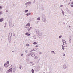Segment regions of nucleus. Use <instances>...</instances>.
I'll return each mask as SVG.
<instances>
[{
  "instance_id": "6e6d98bb",
  "label": "nucleus",
  "mask_w": 73,
  "mask_h": 73,
  "mask_svg": "<svg viewBox=\"0 0 73 73\" xmlns=\"http://www.w3.org/2000/svg\"><path fill=\"white\" fill-rule=\"evenodd\" d=\"M54 54H56V53L54 52Z\"/></svg>"
},
{
  "instance_id": "a878e982",
  "label": "nucleus",
  "mask_w": 73,
  "mask_h": 73,
  "mask_svg": "<svg viewBox=\"0 0 73 73\" xmlns=\"http://www.w3.org/2000/svg\"><path fill=\"white\" fill-rule=\"evenodd\" d=\"M31 72L32 73H34V70H33V69H32L31 70Z\"/></svg>"
},
{
  "instance_id": "8fccbe9b",
  "label": "nucleus",
  "mask_w": 73,
  "mask_h": 73,
  "mask_svg": "<svg viewBox=\"0 0 73 73\" xmlns=\"http://www.w3.org/2000/svg\"><path fill=\"white\" fill-rule=\"evenodd\" d=\"M5 25H6V26H7V25H6V23H5Z\"/></svg>"
},
{
  "instance_id": "1a4fd4ad",
  "label": "nucleus",
  "mask_w": 73,
  "mask_h": 73,
  "mask_svg": "<svg viewBox=\"0 0 73 73\" xmlns=\"http://www.w3.org/2000/svg\"><path fill=\"white\" fill-rule=\"evenodd\" d=\"M12 33H10L9 36V37H10V38H11V37H12Z\"/></svg>"
},
{
  "instance_id": "4468645a",
  "label": "nucleus",
  "mask_w": 73,
  "mask_h": 73,
  "mask_svg": "<svg viewBox=\"0 0 73 73\" xmlns=\"http://www.w3.org/2000/svg\"><path fill=\"white\" fill-rule=\"evenodd\" d=\"M9 41L10 43H11V38H9Z\"/></svg>"
},
{
  "instance_id": "a18cd8bd",
  "label": "nucleus",
  "mask_w": 73,
  "mask_h": 73,
  "mask_svg": "<svg viewBox=\"0 0 73 73\" xmlns=\"http://www.w3.org/2000/svg\"><path fill=\"white\" fill-rule=\"evenodd\" d=\"M71 4H73V1H72L71 2Z\"/></svg>"
},
{
  "instance_id": "49530a36",
  "label": "nucleus",
  "mask_w": 73,
  "mask_h": 73,
  "mask_svg": "<svg viewBox=\"0 0 73 73\" xmlns=\"http://www.w3.org/2000/svg\"><path fill=\"white\" fill-rule=\"evenodd\" d=\"M21 56H23V54H21Z\"/></svg>"
},
{
  "instance_id": "0eeeda50",
  "label": "nucleus",
  "mask_w": 73,
  "mask_h": 73,
  "mask_svg": "<svg viewBox=\"0 0 73 73\" xmlns=\"http://www.w3.org/2000/svg\"><path fill=\"white\" fill-rule=\"evenodd\" d=\"M0 71L1 72H3V69L2 67L0 68Z\"/></svg>"
},
{
  "instance_id": "f257e3e1",
  "label": "nucleus",
  "mask_w": 73,
  "mask_h": 73,
  "mask_svg": "<svg viewBox=\"0 0 73 73\" xmlns=\"http://www.w3.org/2000/svg\"><path fill=\"white\" fill-rule=\"evenodd\" d=\"M36 34L37 35L38 37L41 40L42 38V33H40L39 31H37L36 32Z\"/></svg>"
},
{
  "instance_id": "69168bd1",
  "label": "nucleus",
  "mask_w": 73,
  "mask_h": 73,
  "mask_svg": "<svg viewBox=\"0 0 73 73\" xmlns=\"http://www.w3.org/2000/svg\"><path fill=\"white\" fill-rule=\"evenodd\" d=\"M66 0H66V1H66Z\"/></svg>"
},
{
  "instance_id": "4d7b16f0",
  "label": "nucleus",
  "mask_w": 73,
  "mask_h": 73,
  "mask_svg": "<svg viewBox=\"0 0 73 73\" xmlns=\"http://www.w3.org/2000/svg\"><path fill=\"white\" fill-rule=\"evenodd\" d=\"M69 27L70 28V26H69Z\"/></svg>"
},
{
  "instance_id": "aec40b11",
  "label": "nucleus",
  "mask_w": 73,
  "mask_h": 73,
  "mask_svg": "<svg viewBox=\"0 0 73 73\" xmlns=\"http://www.w3.org/2000/svg\"><path fill=\"white\" fill-rule=\"evenodd\" d=\"M62 48L63 50H64V46L63 45H62Z\"/></svg>"
},
{
  "instance_id": "b1692460",
  "label": "nucleus",
  "mask_w": 73,
  "mask_h": 73,
  "mask_svg": "<svg viewBox=\"0 0 73 73\" xmlns=\"http://www.w3.org/2000/svg\"><path fill=\"white\" fill-rule=\"evenodd\" d=\"M37 20H40V17H38L36 19Z\"/></svg>"
},
{
  "instance_id": "09e8293b",
  "label": "nucleus",
  "mask_w": 73,
  "mask_h": 73,
  "mask_svg": "<svg viewBox=\"0 0 73 73\" xmlns=\"http://www.w3.org/2000/svg\"><path fill=\"white\" fill-rule=\"evenodd\" d=\"M63 56H65V54H63Z\"/></svg>"
},
{
  "instance_id": "7c9ffc66",
  "label": "nucleus",
  "mask_w": 73,
  "mask_h": 73,
  "mask_svg": "<svg viewBox=\"0 0 73 73\" xmlns=\"http://www.w3.org/2000/svg\"><path fill=\"white\" fill-rule=\"evenodd\" d=\"M7 65V63H5V64H4V66H6V65Z\"/></svg>"
},
{
  "instance_id": "20e7f679",
  "label": "nucleus",
  "mask_w": 73,
  "mask_h": 73,
  "mask_svg": "<svg viewBox=\"0 0 73 73\" xmlns=\"http://www.w3.org/2000/svg\"><path fill=\"white\" fill-rule=\"evenodd\" d=\"M63 44V45L65 47H67L68 45L66 44V42H64Z\"/></svg>"
},
{
  "instance_id": "f8f14e48",
  "label": "nucleus",
  "mask_w": 73,
  "mask_h": 73,
  "mask_svg": "<svg viewBox=\"0 0 73 73\" xmlns=\"http://www.w3.org/2000/svg\"><path fill=\"white\" fill-rule=\"evenodd\" d=\"M66 11L68 12V13H71V12H70V11L69 10H68V9H67Z\"/></svg>"
},
{
  "instance_id": "774afa93",
  "label": "nucleus",
  "mask_w": 73,
  "mask_h": 73,
  "mask_svg": "<svg viewBox=\"0 0 73 73\" xmlns=\"http://www.w3.org/2000/svg\"><path fill=\"white\" fill-rule=\"evenodd\" d=\"M30 63H32V62H31Z\"/></svg>"
},
{
  "instance_id": "13d9d810",
  "label": "nucleus",
  "mask_w": 73,
  "mask_h": 73,
  "mask_svg": "<svg viewBox=\"0 0 73 73\" xmlns=\"http://www.w3.org/2000/svg\"><path fill=\"white\" fill-rule=\"evenodd\" d=\"M62 11V12H63V11H62V10H61Z\"/></svg>"
},
{
  "instance_id": "864d4df0",
  "label": "nucleus",
  "mask_w": 73,
  "mask_h": 73,
  "mask_svg": "<svg viewBox=\"0 0 73 73\" xmlns=\"http://www.w3.org/2000/svg\"><path fill=\"white\" fill-rule=\"evenodd\" d=\"M32 51H33V50H32L30 52H32Z\"/></svg>"
},
{
  "instance_id": "f3484780",
  "label": "nucleus",
  "mask_w": 73,
  "mask_h": 73,
  "mask_svg": "<svg viewBox=\"0 0 73 73\" xmlns=\"http://www.w3.org/2000/svg\"><path fill=\"white\" fill-rule=\"evenodd\" d=\"M37 58H38V57H37V56H35L34 58V59H35V60H37Z\"/></svg>"
},
{
  "instance_id": "6e6552de",
  "label": "nucleus",
  "mask_w": 73,
  "mask_h": 73,
  "mask_svg": "<svg viewBox=\"0 0 73 73\" xmlns=\"http://www.w3.org/2000/svg\"><path fill=\"white\" fill-rule=\"evenodd\" d=\"M31 4V2H28L27 3H26L25 4V5H27V4H28L29 5H30Z\"/></svg>"
},
{
  "instance_id": "5fc2aeb1",
  "label": "nucleus",
  "mask_w": 73,
  "mask_h": 73,
  "mask_svg": "<svg viewBox=\"0 0 73 73\" xmlns=\"http://www.w3.org/2000/svg\"><path fill=\"white\" fill-rule=\"evenodd\" d=\"M13 27H14V26H15V25H13Z\"/></svg>"
},
{
  "instance_id": "4be33fe9",
  "label": "nucleus",
  "mask_w": 73,
  "mask_h": 73,
  "mask_svg": "<svg viewBox=\"0 0 73 73\" xmlns=\"http://www.w3.org/2000/svg\"><path fill=\"white\" fill-rule=\"evenodd\" d=\"M26 35H27V36H30V34H28V33H27L26 34H25Z\"/></svg>"
},
{
  "instance_id": "e2e57ef3",
  "label": "nucleus",
  "mask_w": 73,
  "mask_h": 73,
  "mask_svg": "<svg viewBox=\"0 0 73 73\" xmlns=\"http://www.w3.org/2000/svg\"><path fill=\"white\" fill-rule=\"evenodd\" d=\"M68 4H70V3H69Z\"/></svg>"
},
{
  "instance_id": "c03bdc74",
  "label": "nucleus",
  "mask_w": 73,
  "mask_h": 73,
  "mask_svg": "<svg viewBox=\"0 0 73 73\" xmlns=\"http://www.w3.org/2000/svg\"><path fill=\"white\" fill-rule=\"evenodd\" d=\"M8 11L6 10V12H8Z\"/></svg>"
},
{
  "instance_id": "c85d7f7f",
  "label": "nucleus",
  "mask_w": 73,
  "mask_h": 73,
  "mask_svg": "<svg viewBox=\"0 0 73 73\" xmlns=\"http://www.w3.org/2000/svg\"><path fill=\"white\" fill-rule=\"evenodd\" d=\"M62 37V35H60L59 37V38H60Z\"/></svg>"
},
{
  "instance_id": "4c0bfd02",
  "label": "nucleus",
  "mask_w": 73,
  "mask_h": 73,
  "mask_svg": "<svg viewBox=\"0 0 73 73\" xmlns=\"http://www.w3.org/2000/svg\"><path fill=\"white\" fill-rule=\"evenodd\" d=\"M62 15H64V12H62Z\"/></svg>"
},
{
  "instance_id": "cd10ccee",
  "label": "nucleus",
  "mask_w": 73,
  "mask_h": 73,
  "mask_svg": "<svg viewBox=\"0 0 73 73\" xmlns=\"http://www.w3.org/2000/svg\"><path fill=\"white\" fill-rule=\"evenodd\" d=\"M26 25H27V26H29L30 25V24L28 23V24H27Z\"/></svg>"
},
{
  "instance_id": "bf43d9fd",
  "label": "nucleus",
  "mask_w": 73,
  "mask_h": 73,
  "mask_svg": "<svg viewBox=\"0 0 73 73\" xmlns=\"http://www.w3.org/2000/svg\"><path fill=\"white\" fill-rule=\"evenodd\" d=\"M49 73H52L51 72H50Z\"/></svg>"
},
{
  "instance_id": "393cba45",
  "label": "nucleus",
  "mask_w": 73,
  "mask_h": 73,
  "mask_svg": "<svg viewBox=\"0 0 73 73\" xmlns=\"http://www.w3.org/2000/svg\"><path fill=\"white\" fill-rule=\"evenodd\" d=\"M20 65V66L19 68L20 69H21V67H22L21 65Z\"/></svg>"
},
{
  "instance_id": "0e129e2a",
  "label": "nucleus",
  "mask_w": 73,
  "mask_h": 73,
  "mask_svg": "<svg viewBox=\"0 0 73 73\" xmlns=\"http://www.w3.org/2000/svg\"><path fill=\"white\" fill-rule=\"evenodd\" d=\"M65 43V41H64V44Z\"/></svg>"
},
{
  "instance_id": "e433bc0d",
  "label": "nucleus",
  "mask_w": 73,
  "mask_h": 73,
  "mask_svg": "<svg viewBox=\"0 0 73 73\" xmlns=\"http://www.w3.org/2000/svg\"><path fill=\"white\" fill-rule=\"evenodd\" d=\"M2 14V12H0V15H1Z\"/></svg>"
},
{
  "instance_id": "412c9836",
  "label": "nucleus",
  "mask_w": 73,
  "mask_h": 73,
  "mask_svg": "<svg viewBox=\"0 0 73 73\" xmlns=\"http://www.w3.org/2000/svg\"><path fill=\"white\" fill-rule=\"evenodd\" d=\"M31 14V13H27L26 14L27 16H29V15H30Z\"/></svg>"
},
{
  "instance_id": "603ef678",
  "label": "nucleus",
  "mask_w": 73,
  "mask_h": 73,
  "mask_svg": "<svg viewBox=\"0 0 73 73\" xmlns=\"http://www.w3.org/2000/svg\"><path fill=\"white\" fill-rule=\"evenodd\" d=\"M6 25H5V26H4V28H5V27H6Z\"/></svg>"
},
{
  "instance_id": "680f3d73",
  "label": "nucleus",
  "mask_w": 73,
  "mask_h": 73,
  "mask_svg": "<svg viewBox=\"0 0 73 73\" xmlns=\"http://www.w3.org/2000/svg\"><path fill=\"white\" fill-rule=\"evenodd\" d=\"M12 52H13V51H12Z\"/></svg>"
},
{
  "instance_id": "052dcab7",
  "label": "nucleus",
  "mask_w": 73,
  "mask_h": 73,
  "mask_svg": "<svg viewBox=\"0 0 73 73\" xmlns=\"http://www.w3.org/2000/svg\"><path fill=\"white\" fill-rule=\"evenodd\" d=\"M36 0H34V1H35Z\"/></svg>"
},
{
  "instance_id": "dca6fc26",
  "label": "nucleus",
  "mask_w": 73,
  "mask_h": 73,
  "mask_svg": "<svg viewBox=\"0 0 73 73\" xmlns=\"http://www.w3.org/2000/svg\"><path fill=\"white\" fill-rule=\"evenodd\" d=\"M32 55V53L30 52L28 54V56H30Z\"/></svg>"
},
{
  "instance_id": "f03ea898",
  "label": "nucleus",
  "mask_w": 73,
  "mask_h": 73,
  "mask_svg": "<svg viewBox=\"0 0 73 73\" xmlns=\"http://www.w3.org/2000/svg\"><path fill=\"white\" fill-rule=\"evenodd\" d=\"M42 19L43 21L46 23V16L45 15H43L42 16Z\"/></svg>"
},
{
  "instance_id": "c9c22d12",
  "label": "nucleus",
  "mask_w": 73,
  "mask_h": 73,
  "mask_svg": "<svg viewBox=\"0 0 73 73\" xmlns=\"http://www.w3.org/2000/svg\"><path fill=\"white\" fill-rule=\"evenodd\" d=\"M26 46H29V44H26Z\"/></svg>"
},
{
  "instance_id": "37998d69",
  "label": "nucleus",
  "mask_w": 73,
  "mask_h": 73,
  "mask_svg": "<svg viewBox=\"0 0 73 73\" xmlns=\"http://www.w3.org/2000/svg\"><path fill=\"white\" fill-rule=\"evenodd\" d=\"M13 36H16V35H15V34H13Z\"/></svg>"
},
{
  "instance_id": "2f4dec72",
  "label": "nucleus",
  "mask_w": 73,
  "mask_h": 73,
  "mask_svg": "<svg viewBox=\"0 0 73 73\" xmlns=\"http://www.w3.org/2000/svg\"><path fill=\"white\" fill-rule=\"evenodd\" d=\"M9 66V65H7V66H5V68H7V67H8Z\"/></svg>"
},
{
  "instance_id": "338daca9",
  "label": "nucleus",
  "mask_w": 73,
  "mask_h": 73,
  "mask_svg": "<svg viewBox=\"0 0 73 73\" xmlns=\"http://www.w3.org/2000/svg\"><path fill=\"white\" fill-rule=\"evenodd\" d=\"M70 1H72V0H70Z\"/></svg>"
},
{
  "instance_id": "5701e85b",
  "label": "nucleus",
  "mask_w": 73,
  "mask_h": 73,
  "mask_svg": "<svg viewBox=\"0 0 73 73\" xmlns=\"http://www.w3.org/2000/svg\"><path fill=\"white\" fill-rule=\"evenodd\" d=\"M28 10H26L25 11V13H27V12H28Z\"/></svg>"
},
{
  "instance_id": "7ed1b4c3",
  "label": "nucleus",
  "mask_w": 73,
  "mask_h": 73,
  "mask_svg": "<svg viewBox=\"0 0 73 73\" xmlns=\"http://www.w3.org/2000/svg\"><path fill=\"white\" fill-rule=\"evenodd\" d=\"M13 70V69L12 68H10V69L8 70H7V73H9V72H12V70Z\"/></svg>"
},
{
  "instance_id": "ddd939ff",
  "label": "nucleus",
  "mask_w": 73,
  "mask_h": 73,
  "mask_svg": "<svg viewBox=\"0 0 73 73\" xmlns=\"http://www.w3.org/2000/svg\"><path fill=\"white\" fill-rule=\"evenodd\" d=\"M71 40H72V38L71 37L69 38V42L70 43H71Z\"/></svg>"
},
{
  "instance_id": "2eb2a0df",
  "label": "nucleus",
  "mask_w": 73,
  "mask_h": 73,
  "mask_svg": "<svg viewBox=\"0 0 73 73\" xmlns=\"http://www.w3.org/2000/svg\"><path fill=\"white\" fill-rule=\"evenodd\" d=\"M62 41L63 43H64V41H65V42H66V41H65V39H62Z\"/></svg>"
},
{
  "instance_id": "c756f323",
  "label": "nucleus",
  "mask_w": 73,
  "mask_h": 73,
  "mask_svg": "<svg viewBox=\"0 0 73 73\" xmlns=\"http://www.w3.org/2000/svg\"><path fill=\"white\" fill-rule=\"evenodd\" d=\"M7 64H9V61H7Z\"/></svg>"
},
{
  "instance_id": "473e14b6",
  "label": "nucleus",
  "mask_w": 73,
  "mask_h": 73,
  "mask_svg": "<svg viewBox=\"0 0 73 73\" xmlns=\"http://www.w3.org/2000/svg\"><path fill=\"white\" fill-rule=\"evenodd\" d=\"M51 53H54V51H51Z\"/></svg>"
},
{
  "instance_id": "de8ad7c7",
  "label": "nucleus",
  "mask_w": 73,
  "mask_h": 73,
  "mask_svg": "<svg viewBox=\"0 0 73 73\" xmlns=\"http://www.w3.org/2000/svg\"><path fill=\"white\" fill-rule=\"evenodd\" d=\"M35 65V63H33L32 64V65Z\"/></svg>"
},
{
  "instance_id": "72a5a7b5",
  "label": "nucleus",
  "mask_w": 73,
  "mask_h": 73,
  "mask_svg": "<svg viewBox=\"0 0 73 73\" xmlns=\"http://www.w3.org/2000/svg\"><path fill=\"white\" fill-rule=\"evenodd\" d=\"M25 52H26V53H28V50H26Z\"/></svg>"
},
{
  "instance_id": "a211bd4d",
  "label": "nucleus",
  "mask_w": 73,
  "mask_h": 73,
  "mask_svg": "<svg viewBox=\"0 0 73 73\" xmlns=\"http://www.w3.org/2000/svg\"><path fill=\"white\" fill-rule=\"evenodd\" d=\"M3 21L4 20H3V19L2 18L0 19V22H2V21Z\"/></svg>"
},
{
  "instance_id": "423d86ee",
  "label": "nucleus",
  "mask_w": 73,
  "mask_h": 73,
  "mask_svg": "<svg viewBox=\"0 0 73 73\" xmlns=\"http://www.w3.org/2000/svg\"><path fill=\"white\" fill-rule=\"evenodd\" d=\"M36 36L35 35L33 36V40H36Z\"/></svg>"
},
{
  "instance_id": "a19ab883",
  "label": "nucleus",
  "mask_w": 73,
  "mask_h": 73,
  "mask_svg": "<svg viewBox=\"0 0 73 73\" xmlns=\"http://www.w3.org/2000/svg\"><path fill=\"white\" fill-rule=\"evenodd\" d=\"M39 54H42V53L41 52H40Z\"/></svg>"
},
{
  "instance_id": "79ce46f5",
  "label": "nucleus",
  "mask_w": 73,
  "mask_h": 73,
  "mask_svg": "<svg viewBox=\"0 0 73 73\" xmlns=\"http://www.w3.org/2000/svg\"><path fill=\"white\" fill-rule=\"evenodd\" d=\"M36 46L37 47V48H38V46L36 45Z\"/></svg>"
},
{
  "instance_id": "ea45409f",
  "label": "nucleus",
  "mask_w": 73,
  "mask_h": 73,
  "mask_svg": "<svg viewBox=\"0 0 73 73\" xmlns=\"http://www.w3.org/2000/svg\"><path fill=\"white\" fill-rule=\"evenodd\" d=\"M63 5H61L60 6V7H63Z\"/></svg>"
},
{
  "instance_id": "9b49d317",
  "label": "nucleus",
  "mask_w": 73,
  "mask_h": 73,
  "mask_svg": "<svg viewBox=\"0 0 73 73\" xmlns=\"http://www.w3.org/2000/svg\"><path fill=\"white\" fill-rule=\"evenodd\" d=\"M63 66H64L63 68L64 69H66V68H67V66H66L63 65Z\"/></svg>"
},
{
  "instance_id": "58836bf2",
  "label": "nucleus",
  "mask_w": 73,
  "mask_h": 73,
  "mask_svg": "<svg viewBox=\"0 0 73 73\" xmlns=\"http://www.w3.org/2000/svg\"><path fill=\"white\" fill-rule=\"evenodd\" d=\"M71 7H73V5H71Z\"/></svg>"
},
{
  "instance_id": "9d476101",
  "label": "nucleus",
  "mask_w": 73,
  "mask_h": 73,
  "mask_svg": "<svg viewBox=\"0 0 73 73\" xmlns=\"http://www.w3.org/2000/svg\"><path fill=\"white\" fill-rule=\"evenodd\" d=\"M32 29V27H30L29 29H27V30H28V31H29L31 30V29Z\"/></svg>"
},
{
  "instance_id": "6ab92c4d",
  "label": "nucleus",
  "mask_w": 73,
  "mask_h": 73,
  "mask_svg": "<svg viewBox=\"0 0 73 73\" xmlns=\"http://www.w3.org/2000/svg\"><path fill=\"white\" fill-rule=\"evenodd\" d=\"M35 56V54H31V56L32 57H34V56Z\"/></svg>"
},
{
  "instance_id": "3c124183",
  "label": "nucleus",
  "mask_w": 73,
  "mask_h": 73,
  "mask_svg": "<svg viewBox=\"0 0 73 73\" xmlns=\"http://www.w3.org/2000/svg\"><path fill=\"white\" fill-rule=\"evenodd\" d=\"M13 73H15V72L13 71Z\"/></svg>"
},
{
  "instance_id": "bb28decb",
  "label": "nucleus",
  "mask_w": 73,
  "mask_h": 73,
  "mask_svg": "<svg viewBox=\"0 0 73 73\" xmlns=\"http://www.w3.org/2000/svg\"><path fill=\"white\" fill-rule=\"evenodd\" d=\"M33 44H34V45L37 44V43L36 42H35L33 43Z\"/></svg>"
},
{
  "instance_id": "f704fd0d",
  "label": "nucleus",
  "mask_w": 73,
  "mask_h": 73,
  "mask_svg": "<svg viewBox=\"0 0 73 73\" xmlns=\"http://www.w3.org/2000/svg\"><path fill=\"white\" fill-rule=\"evenodd\" d=\"M2 8H3V7L0 6V9H2Z\"/></svg>"
},
{
  "instance_id": "39448f33",
  "label": "nucleus",
  "mask_w": 73,
  "mask_h": 73,
  "mask_svg": "<svg viewBox=\"0 0 73 73\" xmlns=\"http://www.w3.org/2000/svg\"><path fill=\"white\" fill-rule=\"evenodd\" d=\"M9 27H12V22H10L9 23Z\"/></svg>"
}]
</instances>
